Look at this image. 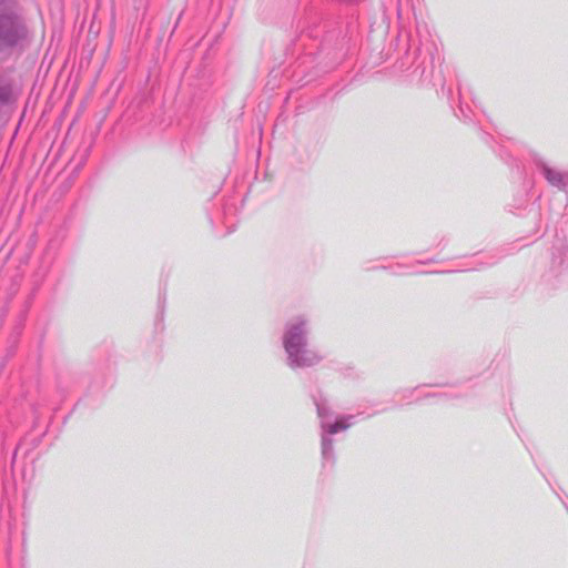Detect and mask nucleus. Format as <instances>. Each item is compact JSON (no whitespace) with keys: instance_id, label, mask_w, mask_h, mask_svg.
Returning a JSON list of instances; mask_svg holds the SVG:
<instances>
[{"instance_id":"1","label":"nucleus","mask_w":568,"mask_h":568,"mask_svg":"<svg viewBox=\"0 0 568 568\" xmlns=\"http://www.w3.org/2000/svg\"><path fill=\"white\" fill-rule=\"evenodd\" d=\"M306 323L298 318L287 324L284 334V347L291 367H305L316 364L321 356L306 344Z\"/></svg>"},{"instance_id":"2","label":"nucleus","mask_w":568,"mask_h":568,"mask_svg":"<svg viewBox=\"0 0 568 568\" xmlns=\"http://www.w3.org/2000/svg\"><path fill=\"white\" fill-rule=\"evenodd\" d=\"M26 36L22 23L13 17L0 19V39L8 45H13Z\"/></svg>"},{"instance_id":"3","label":"nucleus","mask_w":568,"mask_h":568,"mask_svg":"<svg viewBox=\"0 0 568 568\" xmlns=\"http://www.w3.org/2000/svg\"><path fill=\"white\" fill-rule=\"evenodd\" d=\"M317 413H318V416L321 417L322 419V427L328 433V434H336L341 430H345L347 429L351 425H352V419H353V416H347V417H342L339 419H337L335 423L333 424H328L326 420H325V416L327 414V408L324 406V405H317Z\"/></svg>"},{"instance_id":"4","label":"nucleus","mask_w":568,"mask_h":568,"mask_svg":"<svg viewBox=\"0 0 568 568\" xmlns=\"http://www.w3.org/2000/svg\"><path fill=\"white\" fill-rule=\"evenodd\" d=\"M544 174L550 184L559 187L565 186L568 180V175H564L548 166H544Z\"/></svg>"},{"instance_id":"5","label":"nucleus","mask_w":568,"mask_h":568,"mask_svg":"<svg viewBox=\"0 0 568 568\" xmlns=\"http://www.w3.org/2000/svg\"><path fill=\"white\" fill-rule=\"evenodd\" d=\"M332 449H333L332 439H329L327 437H323L322 452H323L324 457H327L329 455V453L332 452Z\"/></svg>"}]
</instances>
